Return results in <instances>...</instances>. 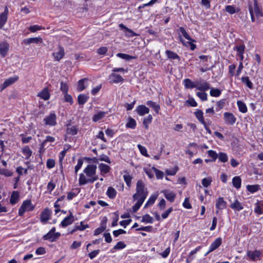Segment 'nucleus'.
I'll return each instance as SVG.
<instances>
[{"instance_id":"1","label":"nucleus","mask_w":263,"mask_h":263,"mask_svg":"<svg viewBox=\"0 0 263 263\" xmlns=\"http://www.w3.org/2000/svg\"><path fill=\"white\" fill-rule=\"evenodd\" d=\"M97 165L90 164L87 165L83 171V173L79 175V184L80 185H85L88 183H92L99 178L97 175Z\"/></svg>"},{"instance_id":"2","label":"nucleus","mask_w":263,"mask_h":263,"mask_svg":"<svg viewBox=\"0 0 263 263\" xmlns=\"http://www.w3.org/2000/svg\"><path fill=\"white\" fill-rule=\"evenodd\" d=\"M178 31L181 33V35L188 40L187 42L185 41L182 37L181 35H179V39L180 42L182 44V45L186 47H190L191 50H194L196 48V46L194 42H195V40L192 39L190 35L187 33L185 29L182 27H180Z\"/></svg>"},{"instance_id":"3","label":"nucleus","mask_w":263,"mask_h":263,"mask_svg":"<svg viewBox=\"0 0 263 263\" xmlns=\"http://www.w3.org/2000/svg\"><path fill=\"white\" fill-rule=\"evenodd\" d=\"M248 8L252 22L255 21V17L258 18L263 16V12L261 9L258 6L257 0H253V2L250 1Z\"/></svg>"},{"instance_id":"4","label":"nucleus","mask_w":263,"mask_h":263,"mask_svg":"<svg viewBox=\"0 0 263 263\" xmlns=\"http://www.w3.org/2000/svg\"><path fill=\"white\" fill-rule=\"evenodd\" d=\"M147 192L145 190V186L142 180H138L136 185V193L133 195L134 199L137 198L145 199Z\"/></svg>"},{"instance_id":"5","label":"nucleus","mask_w":263,"mask_h":263,"mask_svg":"<svg viewBox=\"0 0 263 263\" xmlns=\"http://www.w3.org/2000/svg\"><path fill=\"white\" fill-rule=\"evenodd\" d=\"M34 206L30 200L24 201L19 209V215L23 216L25 212L32 211L34 209Z\"/></svg>"},{"instance_id":"6","label":"nucleus","mask_w":263,"mask_h":263,"mask_svg":"<svg viewBox=\"0 0 263 263\" xmlns=\"http://www.w3.org/2000/svg\"><path fill=\"white\" fill-rule=\"evenodd\" d=\"M65 55L64 48L59 45L52 53V56L54 61H60Z\"/></svg>"},{"instance_id":"7","label":"nucleus","mask_w":263,"mask_h":263,"mask_svg":"<svg viewBox=\"0 0 263 263\" xmlns=\"http://www.w3.org/2000/svg\"><path fill=\"white\" fill-rule=\"evenodd\" d=\"M61 235L59 232H55V228H52L50 231L43 236L44 240H48L51 242L55 241Z\"/></svg>"},{"instance_id":"8","label":"nucleus","mask_w":263,"mask_h":263,"mask_svg":"<svg viewBox=\"0 0 263 263\" xmlns=\"http://www.w3.org/2000/svg\"><path fill=\"white\" fill-rule=\"evenodd\" d=\"M43 121L46 125L54 126L57 125V116L54 112H51L49 115L46 116Z\"/></svg>"},{"instance_id":"9","label":"nucleus","mask_w":263,"mask_h":263,"mask_svg":"<svg viewBox=\"0 0 263 263\" xmlns=\"http://www.w3.org/2000/svg\"><path fill=\"white\" fill-rule=\"evenodd\" d=\"M261 253L259 250H255L254 251H247V255L248 258L253 261H256L258 259L259 260Z\"/></svg>"},{"instance_id":"10","label":"nucleus","mask_w":263,"mask_h":263,"mask_svg":"<svg viewBox=\"0 0 263 263\" xmlns=\"http://www.w3.org/2000/svg\"><path fill=\"white\" fill-rule=\"evenodd\" d=\"M223 119L226 124L233 125L236 121V118L231 112H225L223 114Z\"/></svg>"},{"instance_id":"11","label":"nucleus","mask_w":263,"mask_h":263,"mask_svg":"<svg viewBox=\"0 0 263 263\" xmlns=\"http://www.w3.org/2000/svg\"><path fill=\"white\" fill-rule=\"evenodd\" d=\"M51 214V211L46 208L41 214L40 220L42 222L46 223L50 218Z\"/></svg>"},{"instance_id":"12","label":"nucleus","mask_w":263,"mask_h":263,"mask_svg":"<svg viewBox=\"0 0 263 263\" xmlns=\"http://www.w3.org/2000/svg\"><path fill=\"white\" fill-rule=\"evenodd\" d=\"M109 80L111 83H118L124 81V79L120 75L113 72L109 76Z\"/></svg>"},{"instance_id":"13","label":"nucleus","mask_w":263,"mask_h":263,"mask_svg":"<svg viewBox=\"0 0 263 263\" xmlns=\"http://www.w3.org/2000/svg\"><path fill=\"white\" fill-rule=\"evenodd\" d=\"M24 44L26 45H29L31 43H34L36 44H42L43 43V39L41 37L38 36L35 37H30L25 39L24 40Z\"/></svg>"},{"instance_id":"14","label":"nucleus","mask_w":263,"mask_h":263,"mask_svg":"<svg viewBox=\"0 0 263 263\" xmlns=\"http://www.w3.org/2000/svg\"><path fill=\"white\" fill-rule=\"evenodd\" d=\"M222 243V239L220 237H218L216 238L210 245L209 247V251L208 252L207 254L213 252L216 249H217Z\"/></svg>"},{"instance_id":"15","label":"nucleus","mask_w":263,"mask_h":263,"mask_svg":"<svg viewBox=\"0 0 263 263\" xmlns=\"http://www.w3.org/2000/svg\"><path fill=\"white\" fill-rule=\"evenodd\" d=\"M37 96L41 99L47 101L50 99V94L47 87L44 88L37 95Z\"/></svg>"},{"instance_id":"16","label":"nucleus","mask_w":263,"mask_h":263,"mask_svg":"<svg viewBox=\"0 0 263 263\" xmlns=\"http://www.w3.org/2000/svg\"><path fill=\"white\" fill-rule=\"evenodd\" d=\"M8 13V9L6 7L4 12L0 14V29H2L6 23Z\"/></svg>"},{"instance_id":"17","label":"nucleus","mask_w":263,"mask_h":263,"mask_svg":"<svg viewBox=\"0 0 263 263\" xmlns=\"http://www.w3.org/2000/svg\"><path fill=\"white\" fill-rule=\"evenodd\" d=\"M74 221V216L70 213L69 216L65 217L61 222L62 227H66L71 224Z\"/></svg>"},{"instance_id":"18","label":"nucleus","mask_w":263,"mask_h":263,"mask_svg":"<svg viewBox=\"0 0 263 263\" xmlns=\"http://www.w3.org/2000/svg\"><path fill=\"white\" fill-rule=\"evenodd\" d=\"M136 110L137 114L140 116H143L145 114H147L149 111V108L143 105L138 106Z\"/></svg>"},{"instance_id":"19","label":"nucleus","mask_w":263,"mask_h":263,"mask_svg":"<svg viewBox=\"0 0 263 263\" xmlns=\"http://www.w3.org/2000/svg\"><path fill=\"white\" fill-rule=\"evenodd\" d=\"M9 44L5 42L0 43V54L4 57L6 55L9 50Z\"/></svg>"},{"instance_id":"20","label":"nucleus","mask_w":263,"mask_h":263,"mask_svg":"<svg viewBox=\"0 0 263 263\" xmlns=\"http://www.w3.org/2000/svg\"><path fill=\"white\" fill-rule=\"evenodd\" d=\"M230 206L233 210L237 211H240L243 209L242 203L240 202L237 199H235L233 202L231 203Z\"/></svg>"},{"instance_id":"21","label":"nucleus","mask_w":263,"mask_h":263,"mask_svg":"<svg viewBox=\"0 0 263 263\" xmlns=\"http://www.w3.org/2000/svg\"><path fill=\"white\" fill-rule=\"evenodd\" d=\"M88 80L87 79H83L80 80L78 82L77 89L79 91H81L85 89L88 85Z\"/></svg>"},{"instance_id":"22","label":"nucleus","mask_w":263,"mask_h":263,"mask_svg":"<svg viewBox=\"0 0 263 263\" xmlns=\"http://www.w3.org/2000/svg\"><path fill=\"white\" fill-rule=\"evenodd\" d=\"M198 90L205 91L208 90L210 88V84L205 81L202 82H198L197 83V88Z\"/></svg>"},{"instance_id":"23","label":"nucleus","mask_w":263,"mask_h":263,"mask_svg":"<svg viewBox=\"0 0 263 263\" xmlns=\"http://www.w3.org/2000/svg\"><path fill=\"white\" fill-rule=\"evenodd\" d=\"M216 208L218 210H222L226 208L227 202L223 199L222 197H219L216 200Z\"/></svg>"},{"instance_id":"24","label":"nucleus","mask_w":263,"mask_h":263,"mask_svg":"<svg viewBox=\"0 0 263 263\" xmlns=\"http://www.w3.org/2000/svg\"><path fill=\"white\" fill-rule=\"evenodd\" d=\"M98 168L101 175L103 176L109 172L110 170V166L104 163H100L98 166Z\"/></svg>"},{"instance_id":"25","label":"nucleus","mask_w":263,"mask_h":263,"mask_svg":"<svg viewBox=\"0 0 263 263\" xmlns=\"http://www.w3.org/2000/svg\"><path fill=\"white\" fill-rule=\"evenodd\" d=\"M119 27L121 29H124L125 30L124 32L125 33V35L127 36L133 37V36L137 35L133 30H132L128 28L126 26H125L123 24H119Z\"/></svg>"},{"instance_id":"26","label":"nucleus","mask_w":263,"mask_h":263,"mask_svg":"<svg viewBox=\"0 0 263 263\" xmlns=\"http://www.w3.org/2000/svg\"><path fill=\"white\" fill-rule=\"evenodd\" d=\"M163 193H164L165 197L168 201L171 202H173L174 201L176 197V194L173 192L168 190H164L163 191Z\"/></svg>"},{"instance_id":"27","label":"nucleus","mask_w":263,"mask_h":263,"mask_svg":"<svg viewBox=\"0 0 263 263\" xmlns=\"http://www.w3.org/2000/svg\"><path fill=\"white\" fill-rule=\"evenodd\" d=\"M89 228V226L87 224H84L83 221H81L80 223H77L75 224L73 229L72 230L71 233L76 231H83L86 228Z\"/></svg>"},{"instance_id":"28","label":"nucleus","mask_w":263,"mask_h":263,"mask_svg":"<svg viewBox=\"0 0 263 263\" xmlns=\"http://www.w3.org/2000/svg\"><path fill=\"white\" fill-rule=\"evenodd\" d=\"M16 81V77L10 78L8 79H6L3 84L1 86V89L3 90L9 86L12 85Z\"/></svg>"},{"instance_id":"29","label":"nucleus","mask_w":263,"mask_h":263,"mask_svg":"<svg viewBox=\"0 0 263 263\" xmlns=\"http://www.w3.org/2000/svg\"><path fill=\"white\" fill-rule=\"evenodd\" d=\"M126 247V245L123 241H119L110 250V253H114L117 250H122Z\"/></svg>"},{"instance_id":"30","label":"nucleus","mask_w":263,"mask_h":263,"mask_svg":"<svg viewBox=\"0 0 263 263\" xmlns=\"http://www.w3.org/2000/svg\"><path fill=\"white\" fill-rule=\"evenodd\" d=\"M263 202L258 201L255 204L254 212L257 215H261L263 214Z\"/></svg>"},{"instance_id":"31","label":"nucleus","mask_w":263,"mask_h":263,"mask_svg":"<svg viewBox=\"0 0 263 263\" xmlns=\"http://www.w3.org/2000/svg\"><path fill=\"white\" fill-rule=\"evenodd\" d=\"M226 11L230 14H233L240 11L239 7H236L234 5H228L225 7Z\"/></svg>"},{"instance_id":"32","label":"nucleus","mask_w":263,"mask_h":263,"mask_svg":"<svg viewBox=\"0 0 263 263\" xmlns=\"http://www.w3.org/2000/svg\"><path fill=\"white\" fill-rule=\"evenodd\" d=\"M194 115L199 122L202 124L205 122L203 118V112L201 110L197 109L196 111H195Z\"/></svg>"},{"instance_id":"33","label":"nucleus","mask_w":263,"mask_h":263,"mask_svg":"<svg viewBox=\"0 0 263 263\" xmlns=\"http://www.w3.org/2000/svg\"><path fill=\"white\" fill-rule=\"evenodd\" d=\"M117 191L116 190L112 187L109 186L108 187L106 191L107 196L111 199H114L117 195Z\"/></svg>"},{"instance_id":"34","label":"nucleus","mask_w":263,"mask_h":263,"mask_svg":"<svg viewBox=\"0 0 263 263\" xmlns=\"http://www.w3.org/2000/svg\"><path fill=\"white\" fill-rule=\"evenodd\" d=\"M245 46L239 45L236 46L234 49H236L237 51V55L240 57V61L242 62L243 60V53L245 51Z\"/></svg>"},{"instance_id":"35","label":"nucleus","mask_w":263,"mask_h":263,"mask_svg":"<svg viewBox=\"0 0 263 263\" xmlns=\"http://www.w3.org/2000/svg\"><path fill=\"white\" fill-rule=\"evenodd\" d=\"M183 84L186 88L192 89L195 87L197 88V83H195L189 79H184L183 80Z\"/></svg>"},{"instance_id":"36","label":"nucleus","mask_w":263,"mask_h":263,"mask_svg":"<svg viewBox=\"0 0 263 263\" xmlns=\"http://www.w3.org/2000/svg\"><path fill=\"white\" fill-rule=\"evenodd\" d=\"M137 123L136 120L132 117H129L126 124V127L128 128L135 129L136 127Z\"/></svg>"},{"instance_id":"37","label":"nucleus","mask_w":263,"mask_h":263,"mask_svg":"<svg viewBox=\"0 0 263 263\" xmlns=\"http://www.w3.org/2000/svg\"><path fill=\"white\" fill-rule=\"evenodd\" d=\"M106 114L107 113L105 111H100L93 115L92 120L94 122H97L99 120L103 119L105 116Z\"/></svg>"},{"instance_id":"38","label":"nucleus","mask_w":263,"mask_h":263,"mask_svg":"<svg viewBox=\"0 0 263 263\" xmlns=\"http://www.w3.org/2000/svg\"><path fill=\"white\" fill-rule=\"evenodd\" d=\"M78 128L76 126L68 125L66 129V133L68 135H75L77 134Z\"/></svg>"},{"instance_id":"39","label":"nucleus","mask_w":263,"mask_h":263,"mask_svg":"<svg viewBox=\"0 0 263 263\" xmlns=\"http://www.w3.org/2000/svg\"><path fill=\"white\" fill-rule=\"evenodd\" d=\"M241 82L245 84L250 89H253V85L252 82L250 80L248 77H242L241 78Z\"/></svg>"},{"instance_id":"40","label":"nucleus","mask_w":263,"mask_h":263,"mask_svg":"<svg viewBox=\"0 0 263 263\" xmlns=\"http://www.w3.org/2000/svg\"><path fill=\"white\" fill-rule=\"evenodd\" d=\"M136 200H137V202L133 206V208H132L133 212L134 213L136 212L139 209V208H140V206H141V205L143 204V202L145 200L144 199L139 198H137V199Z\"/></svg>"},{"instance_id":"41","label":"nucleus","mask_w":263,"mask_h":263,"mask_svg":"<svg viewBox=\"0 0 263 263\" xmlns=\"http://www.w3.org/2000/svg\"><path fill=\"white\" fill-rule=\"evenodd\" d=\"M237 105L238 106L239 110L242 113H246L247 112V107L246 105L241 101H238L237 102Z\"/></svg>"},{"instance_id":"42","label":"nucleus","mask_w":263,"mask_h":263,"mask_svg":"<svg viewBox=\"0 0 263 263\" xmlns=\"http://www.w3.org/2000/svg\"><path fill=\"white\" fill-rule=\"evenodd\" d=\"M88 96L83 94H80L78 97V101L80 105H83L88 100Z\"/></svg>"},{"instance_id":"43","label":"nucleus","mask_w":263,"mask_h":263,"mask_svg":"<svg viewBox=\"0 0 263 263\" xmlns=\"http://www.w3.org/2000/svg\"><path fill=\"white\" fill-rule=\"evenodd\" d=\"M233 186L236 189H239L241 187V180L239 176L234 177L232 179Z\"/></svg>"},{"instance_id":"44","label":"nucleus","mask_w":263,"mask_h":263,"mask_svg":"<svg viewBox=\"0 0 263 263\" xmlns=\"http://www.w3.org/2000/svg\"><path fill=\"white\" fill-rule=\"evenodd\" d=\"M22 153L25 159H28L32 154V151L28 146H26L22 149Z\"/></svg>"},{"instance_id":"45","label":"nucleus","mask_w":263,"mask_h":263,"mask_svg":"<svg viewBox=\"0 0 263 263\" xmlns=\"http://www.w3.org/2000/svg\"><path fill=\"white\" fill-rule=\"evenodd\" d=\"M146 104L149 106L152 107L157 114H158L159 111L160 109V106L156 104L155 102L152 101H148L146 102Z\"/></svg>"},{"instance_id":"46","label":"nucleus","mask_w":263,"mask_h":263,"mask_svg":"<svg viewBox=\"0 0 263 263\" xmlns=\"http://www.w3.org/2000/svg\"><path fill=\"white\" fill-rule=\"evenodd\" d=\"M165 54L168 58L173 59V60H179V55L176 53L175 52L170 51V50H166L165 51Z\"/></svg>"},{"instance_id":"47","label":"nucleus","mask_w":263,"mask_h":263,"mask_svg":"<svg viewBox=\"0 0 263 263\" xmlns=\"http://www.w3.org/2000/svg\"><path fill=\"white\" fill-rule=\"evenodd\" d=\"M157 198V195H152L148 199L146 204H145L144 208H146L147 206H151L153 205L156 199Z\"/></svg>"},{"instance_id":"48","label":"nucleus","mask_w":263,"mask_h":263,"mask_svg":"<svg viewBox=\"0 0 263 263\" xmlns=\"http://www.w3.org/2000/svg\"><path fill=\"white\" fill-rule=\"evenodd\" d=\"M221 91L218 88H211L210 94L212 97H218L220 96Z\"/></svg>"},{"instance_id":"49","label":"nucleus","mask_w":263,"mask_h":263,"mask_svg":"<svg viewBox=\"0 0 263 263\" xmlns=\"http://www.w3.org/2000/svg\"><path fill=\"white\" fill-rule=\"evenodd\" d=\"M247 189L250 193H254L258 191L260 189V187L258 184L248 185L247 186Z\"/></svg>"},{"instance_id":"50","label":"nucleus","mask_w":263,"mask_h":263,"mask_svg":"<svg viewBox=\"0 0 263 263\" xmlns=\"http://www.w3.org/2000/svg\"><path fill=\"white\" fill-rule=\"evenodd\" d=\"M152 120L153 117L151 115H149L147 117L144 118L143 124L146 129L148 128V125L152 122Z\"/></svg>"},{"instance_id":"51","label":"nucleus","mask_w":263,"mask_h":263,"mask_svg":"<svg viewBox=\"0 0 263 263\" xmlns=\"http://www.w3.org/2000/svg\"><path fill=\"white\" fill-rule=\"evenodd\" d=\"M141 221L147 223H152L153 222V218L148 214H145L143 216Z\"/></svg>"},{"instance_id":"52","label":"nucleus","mask_w":263,"mask_h":263,"mask_svg":"<svg viewBox=\"0 0 263 263\" xmlns=\"http://www.w3.org/2000/svg\"><path fill=\"white\" fill-rule=\"evenodd\" d=\"M117 56L121 59H124L126 60H128V61L132 60V59H134L136 58L135 57L131 56V55H129L125 54V53H118L117 54Z\"/></svg>"},{"instance_id":"53","label":"nucleus","mask_w":263,"mask_h":263,"mask_svg":"<svg viewBox=\"0 0 263 263\" xmlns=\"http://www.w3.org/2000/svg\"><path fill=\"white\" fill-rule=\"evenodd\" d=\"M137 147H138L140 153L143 156H144L147 157H149V155L147 154V149L145 147H144L140 144H138L137 145Z\"/></svg>"},{"instance_id":"54","label":"nucleus","mask_w":263,"mask_h":263,"mask_svg":"<svg viewBox=\"0 0 263 263\" xmlns=\"http://www.w3.org/2000/svg\"><path fill=\"white\" fill-rule=\"evenodd\" d=\"M69 89V87L68 85L62 81L60 83V90L62 91L63 93L68 92Z\"/></svg>"},{"instance_id":"55","label":"nucleus","mask_w":263,"mask_h":263,"mask_svg":"<svg viewBox=\"0 0 263 263\" xmlns=\"http://www.w3.org/2000/svg\"><path fill=\"white\" fill-rule=\"evenodd\" d=\"M218 157L219 161L222 162H226L228 160L227 155L224 153H219V155H218Z\"/></svg>"},{"instance_id":"56","label":"nucleus","mask_w":263,"mask_h":263,"mask_svg":"<svg viewBox=\"0 0 263 263\" xmlns=\"http://www.w3.org/2000/svg\"><path fill=\"white\" fill-rule=\"evenodd\" d=\"M185 104L192 107H196L197 106V103L193 98H191L189 99L186 100Z\"/></svg>"},{"instance_id":"57","label":"nucleus","mask_w":263,"mask_h":263,"mask_svg":"<svg viewBox=\"0 0 263 263\" xmlns=\"http://www.w3.org/2000/svg\"><path fill=\"white\" fill-rule=\"evenodd\" d=\"M63 94L64 101L68 102L70 104H72L73 103V101L71 96L69 95L68 92L64 93Z\"/></svg>"},{"instance_id":"58","label":"nucleus","mask_w":263,"mask_h":263,"mask_svg":"<svg viewBox=\"0 0 263 263\" xmlns=\"http://www.w3.org/2000/svg\"><path fill=\"white\" fill-rule=\"evenodd\" d=\"M212 181L211 177L204 178L202 180V184L204 187H208L211 184Z\"/></svg>"},{"instance_id":"59","label":"nucleus","mask_w":263,"mask_h":263,"mask_svg":"<svg viewBox=\"0 0 263 263\" xmlns=\"http://www.w3.org/2000/svg\"><path fill=\"white\" fill-rule=\"evenodd\" d=\"M196 95L202 101H205L208 100L207 93L204 92H198Z\"/></svg>"},{"instance_id":"60","label":"nucleus","mask_w":263,"mask_h":263,"mask_svg":"<svg viewBox=\"0 0 263 263\" xmlns=\"http://www.w3.org/2000/svg\"><path fill=\"white\" fill-rule=\"evenodd\" d=\"M208 156L212 158V161H215L218 157V154L216 152L213 150H209L208 151Z\"/></svg>"},{"instance_id":"61","label":"nucleus","mask_w":263,"mask_h":263,"mask_svg":"<svg viewBox=\"0 0 263 263\" xmlns=\"http://www.w3.org/2000/svg\"><path fill=\"white\" fill-rule=\"evenodd\" d=\"M123 178L128 186H130L132 177L128 174H125L123 175Z\"/></svg>"},{"instance_id":"62","label":"nucleus","mask_w":263,"mask_h":263,"mask_svg":"<svg viewBox=\"0 0 263 263\" xmlns=\"http://www.w3.org/2000/svg\"><path fill=\"white\" fill-rule=\"evenodd\" d=\"M183 206L186 209H191L192 208V205L190 202L189 197L185 198L184 201L183 202Z\"/></svg>"},{"instance_id":"63","label":"nucleus","mask_w":263,"mask_h":263,"mask_svg":"<svg viewBox=\"0 0 263 263\" xmlns=\"http://www.w3.org/2000/svg\"><path fill=\"white\" fill-rule=\"evenodd\" d=\"M154 170L155 173L156 177L158 179H162L163 177L164 173L162 171L156 168H154Z\"/></svg>"},{"instance_id":"64","label":"nucleus","mask_w":263,"mask_h":263,"mask_svg":"<svg viewBox=\"0 0 263 263\" xmlns=\"http://www.w3.org/2000/svg\"><path fill=\"white\" fill-rule=\"evenodd\" d=\"M20 136L21 138V140L23 143H27L32 139V137L31 136L25 137L23 134L20 135Z\"/></svg>"}]
</instances>
